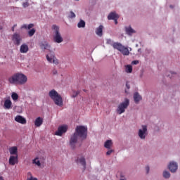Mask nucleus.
I'll use <instances>...</instances> for the list:
<instances>
[{
	"mask_svg": "<svg viewBox=\"0 0 180 180\" xmlns=\"http://www.w3.org/2000/svg\"><path fill=\"white\" fill-rule=\"evenodd\" d=\"M22 46H26V45H25V44H22Z\"/></svg>",
	"mask_w": 180,
	"mask_h": 180,
	"instance_id": "48",
	"label": "nucleus"
},
{
	"mask_svg": "<svg viewBox=\"0 0 180 180\" xmlns=\"http://www.w3.org/2000/svg\"><path fill=\"white\" fill-rule=\"evenodd\" d=\"M43 124V118L39 117L34 121L35 127H40Z\"/></svg>",
	"mask_w": 180,
	"mask_h": 180,
	"instance_id": "18",
	"label": "nucleus"
},
{
	"mask_svg": "<svg viewBox=\"0 0 180 180\" xmlns=\"http://www.w3.org/2000/svg\"><path fill=\"white\" fill-rule=\"evenodd\" d=\"M75 1H79V0H75Z\"/></svg>",
	"mask_w": 180,
	"mask_h": 180,
	"instance_id": "49",
	"label": "nucleus"
},
{
	"mask_svg": "<svg viewBox=\"0 0 180 180\" xmlns=\"http://www.w3.org/2000/svg\"><path fill=\"white\" fill-rule=\"evenodd\" d=\"M163 176L166 179H168V178H169V176H171V174H169V172L165 171V172H163Z\"/></svg>",
	"mask_w": 180,
	"mask_h": 180,
	"instance_id": "32",
	"label": "nucleus"
},
{
	"mask_svg": "<svg viewBox=\"0 0 180 180\" xmlns=\"http://www.w3.org/2000/svg\"><path fill=\"white\" fill-rule=\"evenodd\" d=\"M41 50H49L50 53L46 55L47 61L51 63H53V64H56V65H58V59L56 58L54 53H53L56 51L55 48L53 49L51 46H42Z\"/></svg>",
	"mask_w": 180,
	"mask_h": 180,
	"instance_id": "3",
	"label": "nucleus"
},
{
	"mask_svg": "<svg viewBox=\"0 0 180 180\" xmlns=\"http://www.w3.org/2000/svg\"><path fill=\"white\" fill-rule=\"evenodd\" d=\"M12 108V101L9 99H6L4 101V108L11 109Z\"/></svg>",
	"mask_w": 180,
	"mask_h": 180,
	"instance_id": "19",
	"label": "nucleus"
},
{
	"mask_svg": "<svg viewBox=\"0 0 180 180\" xmlns=\"http://www.w3.org/2000/svg\"><path fill=\"white\" fill-rule=\"evenodd\" d=\"M13 41L15 44L19 46L20 44V36L18 34H14L13 35Z\"/></svg>",
	"mask_w": 180,
	"mask_h": 180,
	"instance_id": "14",
	"label": "nucleus"
},
{
	"mask_svg": "<svg viewBox=\"0 0 180 180\" xmlns=\"http://www.w3.org/2000/svg\"><path fill=\"white\" fill-rule=\"evenodd\" d=\"M32 164H35V165H37V167H40V165H41V163H40V160H39V158H37L32 160Z\"/></svg>",
	"mask_w": 180,
	"mask_h": 180,
	"instance_id": "27",
	"label": "nucleus"
},
{
	"mask_svg": "<svg viewBox=\"0 0 180 180\" xmlns=\"http://www.w3.org/2000/svg\"><path fill=\"white\" fill-rule=\"evenodd\" d=\"M126 86H127V89H130V84H129V82L126 83Z\"/></svg>",
	"mask_w": 180,
	"mask_h": 180,
	"instance_id": "40",
	"label": "nucleus"
},
{
	"mask_svg": "<svg viewBox=\"0 0 180 180\" xmlns=\"http://www.w3.org/2000/svg\"><path fill=\"white\" fill-rule=\"evenodd\" d=\"M52 30H53V41H55V43H63V37H61V34L60 33V27L53 25L52 26Z\"/></svg>",
	"mask_w": 180,
	"mask_h": 180,
	"instance_id": "5",
	"label": "nucleus"
},
{
	"mask_svg": "<svg viewBox=\"0 0 180 180\" xmlns=\"http://www.w3.org/2000/svg\"><path fill=\"white\" fill-rule=\"evenodd\" d=\"M11 98L13 101H18V99H19V95H18V94L14 92L12 94Z\"/></svg>",
	"mask_w": 180,
	"mask_h": 180,
	"instance_id": "31",
	"label": "nucleus"
},
{
	"mask_svg": "<svg viewBox=\"0 0 180 180\" xmlns=\"http://www.w3.org/2000/svg\"><path fill=\"white\" fill-rule=\"evenodd\" d=\"M112 146H113V142H112V140H107L104 143V147L108 150H110Z\"/></svg>",
	"mask_w": 180,
	"mask_h": 180,
	"instance_id": "22",
	"label": "nucleus"
},
{
	"mask_svg": "<svg viewBox=\"0 0 180 180\" xmlns=\"http://www.w3.org/2000/svg\"><path fill=\"white\" fill-rule=\"evenodd\" d=\"M114 49L120 51L123 56H129V49L124 46H114Z\"/></svg>",
	"mask_w": 180,
	"mask_h": 180,
	"instance_id": "7",
	"label": "nucleus"
},
{
	"mask_svg": "<svg viewBox=\"0 0 180 180\" xmlns=\"http://www.w3.org/2000/svg\"><path fill=\"white\" fill-rule=\"evenodd\" d=\"M76 163L77 165H82L84 168V171L86 169V161L85 160V158L83 156L78 157L76 160Z\"/></svg>",
	"mask_w": 180,
	"mask_h": 180,
	"instance_id": "8",
	"label": "nucleus"
},
{
	"mask_svg": "<svg viewBox=\"0 0 180 180\" xmlns=\"http://www.w3.org/2000/svg\"><path fill=\"white\" fill-rule=\"evenodd\" d=\"M27 180H38V179L36 177H33V176L32 175V173L28 172Z\"/></svg>",
	"mask_w": 180,
	"mask_h": 180,
	"instance_id": "30",
	"label": "nucleus"
},
{
	"mask_svg": "<svg viewBox=\"0 0 180 180\" xmlns=\"http://www.w3.org/2000/svg\"><path fill=\"white\" fill-rule=\"evenodd\" d=\"M146 136H147V126L143 125L142 129H139V136L142 140H144V139H146Z\"/></svg>",
	"mask_w": 180,
	"mask_h": 180,
	"instance_id": "10",
	"label": "nucleus"
},
{
	"mask_svg": "<svg viewBox=\"0 0 180 180\" xmlns=\"http://www.w3.org/2000/svg\"><path fill=\"white\" fill-rule=\"evenodd\" d=\"M88 133V128L84 126H77L75 129V132L70 136V146L74 150L78 143V140H85L86 139V135Z\"/></svg>",
	"mask_w": 180,
	"mask_h": 180,
	"instance_id": "1",
	"label": "nucleus"
},
{
	"mask_svg": "<svg viewBox=\"0 0 180 180\" xmlns=\"http://www.w3.org/2000/svg\"><path fill=\"white\" fill-rule=\"evenodd\" d=\"M113 150H110L108 151H107L106 153V155H110V154H112V153H113Z\"/></svg>",
	"mask_w": 180,
	"mask_h": 180,
	"instance_id": "37",
	"label": "nucleus"
},
{
	"mask_svg": "<svg viewBox=\"0 0 180 180\" xmlns=\"http://www.w3.org/2000/svg\"><path fill=\"white\" fill-rule=\"evenodd\" d=\"M49 97L53 101L55 105L61 107L63 105V97L57 92V91L52 89L49 93Z\"/></svg>",
	"mask_w": 180,
	"mask_h": 180,
	"instance_id": "4",
	"label": "nucleus"
},
{
	"mask_svg": "<svg viewBox=\"0 0 180 180\" xmlns=\"http://www.w3.org/2000/svg\"><path fill=\"white\" fill-rule=\"evenodd\" d=\"M18 155H11L8 160V163L10 165H15V164H18Z\"/></svg>",
	"mask_w": 180,
	"mask_h": 180,
	"instance_id": "12",
	"label": "nucleus"
},
{
	"mask_svg": "<svg viewBox=\"0 0 180 180\" xmlns=\"http://www.w3.org/2000/svg\"><path fill=\"white\" fill-rule=\"evenodd\" d=\"M125 29L127 34H129V36H131L133 33H136V31H134L131 27H126Z\"/></svg>",
	"mask_w": 180,
	"mask_h": 180,
	"instance_id": "23",
	"label": "nucleus"
},
{
	"mask_svg": "<svg viewBox=\"0 0 180 180\" xmlns=\"http://www.w3.org/2000/svg\"><path fill=\"white\" fill-rule=\"evenodd\" d=\"M15 122H17L18 123H20L21 124H26V119L20 115H17L15 117Z\"/></svg>",
	"mask_w": 180,
	"mask_h": 180,
	"instance_id": "13",
	"label": "nucleus"
},
{
	"mask_svg": "<svg viewBox=\"0 0 180 180\" xmlns=\"http://www.w3.org/2000/svg\"><path fill=\"white\" fill-rule=\"evenodd\" d=\"M96 34L99 36V37H102V36H103V25H100L96 29Z\"/></svg>",
	"mask_w": 180,
	"mask_h": 180,
	"instance_id": "15",
	"label": "nucleus"
},
{
	"mask_svg": "<svg viewBox=\"0 0 180 180\" xmlns=\"http://www.w3.org/2000/svg\"><path fill=\"white\" fill-rule=\"evenodd\" d=\"M117 19H119V18L114 19V22H115V25H117Z\"/></svg>",
	"mask_w": 180,
	"mask_h": 180,
	"instance_id": "41",
	"label": "nucleus"
},
{
	"mask_svg": "<svg viewBox=\"0 0 180 180\" xmlns=\"http://www.w3.org/2000/svg\"><path fill=\"white\" fill-rule=\"evenodd\" d=\"M77 27H79V29H81V27H85V21L81 20L77 24Z\"/></svg>",
	"mask_w": 180,
	"mask_h": 180,
	"instance_id": "28",
	"label": "nucleus"
},
{
	"mask_svg": "<svg viewBox=\"0 0 180 180\" xmlns=\"http://www.w3.org/2000/svg\"><path fill=\"white\" fill-rule=\"evenodd\" d=\"M15 27H16V25H14V26L12 27L13 32H15Z\"/></svg>",
	"mask_w": 180,
	"mask_h": 180,
	"instance_id": "42",
	"label": "nucleus"
},
{
	"mask_svg": "<svg viewBox=\"0 0 180 180\" xmlns=\"http://www.w3.org/2000/svg\"><path fill=\"white\" fill-rule=\"evenodd\" d=\"M125 93L127 94V90H125Z\"/></svg>",
	"mask_w": 180,
	"mask_h": 180,
	"instance_id": "46",
	"label": "nucleus"
},
{
	"mask_svg": "<svg viewBox=\"0 0 180 180\" xmlns=\"http://www.w3.org/2000/svg\"><path fill=\"white\" fill-rule=\"evenodd\" d=\"M80 94L79 91H75L74 94L72 95V98H77V96Z\"/></svg>",
	"mask_w": 180,
	"mask_h": 180,
	"instance_id": "34",
	"label": "nucleus"
},
{
	"mask_svg": "<svg viewBox=\"0 0 180 180\" xmlns=\"http://www.w3.org/2000/svg\"><path fill=\"white\" fill-rule=\"evenodd\" d=\"M131 64L133 65H137V64H139V60H134L131 62Z\"/></svg>",
	"mask_w": 180,
	"mask_h": 180,
	"instance_id": "36",
	"label": "nucleus"
},
{
	"mask_svg": "<svg viewBox=\"0 0 180 180\" xmlns=\"http://www.w3.org/2000/svg\"><path fill=\"white\" fill-rule=\"evenodd\" d=\"M20 53H27L29 51V46H21L20 49Z\"/></svg>",
	"mask_w": 180,
	"mask_h": 180,
	"instance_id": "25",
	"label": "nucleus"
},
{
	"mask_svg": "<svg viewBox=\"0 0 180 180\" xmlns=\"http://www.w3.org/2000/svg\"><path fill=\"white\" fill-rule=\"evenodd\" d=\"M170 8H174L173 6H170Z\"/></svg>",
	"mask_w": 180,
	"mask_h": 180,
	"instance_id": "47",
	"label": "nucleus"
},
{
	"mask_svg": "<svg viewBox=\"0 0 180 180\" xmlns=\"http://www.w3.org/2000/svg\"><path fill=\"white\" fill-rule=\"evenodd\" d=\"M106 44L109 46H122V44L118 42H114L112 39H108L106 40Z\"/></svg>",
	"mask_w": 180,
	"mask_h": 180,
	"instance_id": "20",
	"label": "nucleus"
},
{
	"mask_svg": "<svg viewBox=\"0 0 180 180\" xmlns=\"http://www.w3.org/2000/svg\"><path fill=\"white\" fill-rule=\"evenodd\" d=\"M34 24H30V25H26V24H24L22 25L21 27V29H26L28 30H30L32 27H34Z\"/></svg>",
	"mask_w": 180,
	"mask_h": 180,
	"instance_id": "24",
	"label": "nucleus"
},
{
	"mask_svg": "<svg viewBox=\"0 0 180 180\" xmlns=\"http://www.w3.org/2000/svg\"><path fill=\"white\" fill-rule=\"evenodd\" d=\"M8 82L17 85H25L27 82V77L22 72H17L8 78Z\"/></svg>",
	"mask_w": 180,
	"mask_h": 180,
	"instance_id": "2",
	"label": "nucleus"
},
{
	"mask_svg": "<svg viewBox=\"0 0 180 180\" xmlns=\"http://www.w3.org/2000/svg\"><path fill=\"white\" fill-rule=\"evenodd\" d=\"M125 71H126V72H128V73L132 72V71H133V67H131V65H127L125 67Z\"/></svg>",
	"mask_w": 180,
	"mask_h": 180,
	"instance_id": "26",
	"label": "nucleus"
},
{
	"mask_svg": "<svg viewBox=\"0 0 180 180\" xmlns=\"http://www.w3.org/2000/svg\"><path fill=\"white\" fill-rule=\"evenodd\" d=\"M129 105L130 100H129V98H125L124 102L118 105V107L117 108V112L118 113V115H122V113H124V112H126V109L129 108Z\"/></svg>",
	"mask_w": 180,
	"mask_h": 180,
	"instance_id": "6",
	"label": "nucleus"
},
{
	"mask_svg": "<svg viewBox=\"0 0 180 180\" xmlns=\"http://www.w3.org/2000/svg\"><path fill=\"white\" fill-rule=\"evenodd\" d=\"M134 100L135 103H139V102H140V101H141V96H140V94H139V93H134Z\"/></svg>",
	"mask_w": 180,
	"mask_h": 180,
	"instance_id": "21",
	"label": "nucleus"
},
{
	"mask_svg": "<svg viewBox=\"0 0 180 180\" xmlns=\"http://www.w3.org/2000/svg\"><path fill=\"white\" fill-rule=\"evenodd\" d=\"M35 33H36V30L34 28H32L30 31H28V36L30 37H32V36H34Z\"/></svg>",
	"mask_w": 180,
	"mask_h": 180,
	"instance_id": "29",
	"label": "nucleus"
},
{
	"mask_svg": "<svg viewBox=\"0 0 180 180\" xmlns=\"http://www.w3.org/2000/svg\"><path fill=\"white\" fill-rule=\"evenodd\" d=\"M117 18H119V15H117L116 12H111L108 16V20H114L115 19H117Z\"/></svg>",
	"mask_w": 180,
	"mask_h": 180,
	"instance_id": "17",
	"label": "nucleus"
},
{
	"mask_svg": "<svg viewBox=\"0 0 180 180\" xmlns=\"http://www.w3.org/2000/svg\"><path fill=\"white\" fill-rule=\"evenodd\" d=\"M168 168L172 172H176V169H178V163L175 162H170L168 165Z\"/></svg>",
	"mask_w": 180,
	"mask_h": 180,
	"instance_id": "11",
	"label": "nucleus"
},
{
	"mask_svg": "<svg viewBox=\"0 0 180 180\" xmlns=\"http://www.w3.org/2000/svg\"><path fill=\"white\" fill-rule=\"evenodd\" d=\"M120 180H126V179H120Z\"/></svg>",
	"mask_w": 180,
	"mask_h": 180,
	"instance_id": "44",
	"label": "nucleus"
},
{
	"mask_svg": "<svg viewBox=\"0 0 180 180\" xmlns=\"http://www.w3.org/2000/svg\"><path fill=\"white\" fill-rule=\"evenodd\" d=\"M146 174H148V172H150V167L146 166Z\"/></svg>",
	"mask_w": 180,
	"mask_h": 180,
	"instance_id": "39",
	"label": "nucleus"
},
{
	"mask_svg": "<svg viewBox=\"0 0 180 180\" xmlns=\"http://www.w3.org/2000/svg\"><path fill=\"white\" fill-rule=\"evenodd\" d=\"M68 130V126L67 125H63L58 128V130L56 131V136H63L64 133H67V131Z\"/></svg>",
	"mask_w": 180,
	"mask_h": 180,
	"instance_id": "9",
	"label": "nucleus"
},
{
	"mask_svg": "<svg viewBox=\"0 0 180 180\" xmlns=\"http://www.w3.org/2000/svg\"><path fill=\"white\" fill-rule=\"evenodd\" d=\"M8 151L11 155H18V147L16 146L10 147Z\"/></svg>",
	"mask_w": 180,
	"mask_h": 180,
	"instance_id": "16",
	"label": "nucleus"
},
{
	"mask_svg": "<svg viewBox=\"0 0 180 180\" xmlns=\"http://www.w3.org/2000/svg\"><path fill=\"white\" fill-rule=\"evenodd\" d=\"M0 180H4L2 176H0Z\"/></svg>",
	"mask_w": 180,
	"mask_h": 180,
	"instance_id": "43",
	"label": "nucleus"
},
{
	"mask_svg": "<svg viewBox=\"0 0 180 180\" xmlns=\"http://www.w3.org/2000/svg\"><path fill=\"white\" fill-rule=\"evenodd\" d=\"M75 13L74 12H72V11L70 12V14L68 15V18L70 19H74V18H75Z\"/></svg>",
	"mask_w": 180,
	"mask_h": 180,
	"instance_id": "33",
	"label": "nucleus"
},
{
	"mask_svg": "<svg viewBox=\"0 0 180 180\" xmlns=\"http://www.w3.org/2000/svg\"><path fill=\"white\" fill-rule=\"evenodd\" d=\"M52 74H53V75H57V74H58L57 70L53 69L52 71Z\"/></svg>",
	"mask_w": 180,
	"mask_h": 180,
	"instance_id": "38",
	"label": "nucleus"
},
{
	"mask_svg": "<svg viewBox=\"0 0 180 180\" xmlns=\"http://www.w3.org/2000/svg\"><path fill=\"white\" fill-rule=\"evenodd\" d=\"M22 6H23V8H27V6H29V2H24L23 4H22Z\"/></svg>",
	"mask_w": 180,
	"mask_h": 180,
	"instance_id": "35",
	"label": "nucleus"
},
{
	"mask_svg": "<svg viewBox=\"0 0 180 180\" xmlns=\"http://www.w3.org/2000/svg\"><path fill=\"white\" fill-rule=\"evenodd\" d=\"M83 91H84V92H86V90H85V89H84Z\"/></svg>",
	"mask_w": 180,
	"mask_h": 180,
	"instance_id": "45",
	"label": "nucleus"
}]
</instances>
